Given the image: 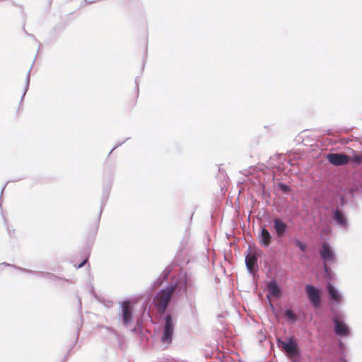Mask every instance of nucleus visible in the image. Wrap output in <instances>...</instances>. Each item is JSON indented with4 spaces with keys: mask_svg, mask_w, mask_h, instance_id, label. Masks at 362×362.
<instances>
[{
    "mask_svg": "<svg viewBox=\"0 0 362 362\" xmlns=\"http://www.w3.org/2000/svg\"><path fill=\"white\" fill-rule=\"evenodd\" d=\"M177 285H172L168 288L160 291L153 299L156 307L159 312L163 313L165 312L168 305L170 301L173 294L175 291Z\"/></svg>",
    "mask_w": 362,
    "mask_h": 362,
    "instance_id": "nucleus-1",
    "label": "nucleus"
},
{
    "mask_svg": "<svg viewBox=\"0 0 362 362\" xmlns=\"http://www.w3.org/2000/svg\"><path fill=\"white\" fill-rule=\"evenodd\" d=\"M174 330L172 317L168 315L165 317V324L161 340L163 343L169 344L172 341V335Z\"/></svg>",
    "mask_w": 362,
    "mask_h": 362,
    "instance_id": "nucleus-2",
    "label": "nucleus"
},
{
    "mask_svg": "<svg viewBox=\"0 0 362 362\" xmlns=\"http://www.w3.org/2000/svg\"><path fill=\"white\" fill-rule=\"evenodd\" d=\"M327 159L329 163L336 166L344 165L351 160V158L343 153H329Z\"/></svg>",
    "mask_w": 362,
    "mask_h": 362,
    "instance_id": "nucleus-3",
    "label": "nucleus"
},
{
    "mask_svg": "<svg viewBox=\"0 0 362 362\" xmlns=\"http://www.w3.org/2000/svg\"><path fill=\"white\" fill-rule=\"evenodd\" d=\"M306 293L313 305L315 308L320 307V296L318 289L312 285H307Z\"/></svg>",
    "mask_w": 362,
    "mask_h": 362,
    "instance_id": "nucleus-4",
    "label": "nucleus"
},
{
    "mask_svg": "<svg viewBox=\"0 0 362 362\" xmlns=\"http://www.w3.org/2000/svg\"><path fill=\"white\" fill-rule=\"evenodd\" d=\"M279 344H281L284 351L291 356H294L298 353L299 349L298 345L292 339H290L286 341L279 340Z\"/></svg>",
    "mask_w": 362,
    "mask_h": 362,
    "instance_id": "nucleus-5",
    "label": "nucleus"
},
{
    "mask_svg": "<svg viewBox=\"0 0 362 362\" xmlns=\"http://www.w3.org/2000/svg\"><path fill=\"white\" fill-rule=\"evenodd\" d=\"M121 308L123 323L124 325H127L132 320V308L130 301H124Z\"/></svg>",
    "mask_w": 362,
    "mask_h": 362,
    "instance_id": "nucleus-6",
    "label": "nucleus"
},
{
    "mask_svg": "<svg viewBox=\"0 0 362 362\" xmlns=\"http://www.w3.org/2000/svg\"><path fill=\"white\" fill-rule=\"evenodd\" d=\"M274 228L278 237H282L287 229V225L281 219L275 218L274 220Z\"/></svg>",
    "mask_w": 362,
    "mask_h": 362,
    "instance_id": "nucleus-7",
    "label": "nucleus"
},
{
    "mask_svg": "<svg viewBox=\"0 0 362 362\" xmlns=\"http://www.w3.org/2000/svg\"><path fill=\"white\" fill-rule=\"evenodd\" d=\"M321 257L325 261H332L334 259V254L331 250L329 245L327 243H323L320 250Z\"/></svg>",
    "mask_w": 362,
    "mask_h": 362,
    "instance_id": "nucleus-8",
    "label": "nucleus"
},
{
    "mask_svg": "<svg viewBox=\"0 0 362 362\" xmlns=\"http://www.w3.org/2000/svg\"><path fill=\"white\" fill-rule=\"evenodd\" d=\"M257 262V257L255 252H249L245 257V263L248 270L250 272L254 271L255 267Z\"/></svg>",
    "mask_w": 362,
    "mask_h": 362,
    "instance_id": "nucleus-9",
    "label": "nucleus"
},
{
    "mask_svg": "<svg viewBox=\"0 0 362 362\" xmlns=\"http://www.w3.org/2000/svg\"><path fill=\"white\" fill-rule=\"evenodd\" d=\"M334 322L336 334L341 336H346L349 334V329L345 324L337 319Z\"/></svg>",
    "mask_w": 362,
    "mask_h": 362,
    "instance_id": "nucleus-10",
    "label": "nucleus"
},
{
    "mask_svg": "<svg viewBox=\"0 0 362 362\" xmlns=\"http://www.w3.org/2000/svg\"><path fill=\"white\" fill-rule=\"evenodd\" d=\"M272 235L269 230L266 228L261 230V234L259 236L260 243L264 247H268L271 243Z\"/></svg>",
    "mask_w": 362,
    "mask_h": 362,
    "instance_id": "nucleus-11",
    "label": "nucleus"
},
{
    "mask_svg": "<svg viewBox=\"0 0 362 362\" xmlns=\"http://www.w3.org/2000/svg\"><path fill=\"white\" fill-rule=\"evenodd\" d=\"M267 288L269 294L274 297H279L281 294V290L276 281H271L269 283Z\"/></svg>",
    "mask_w": 362,
    "mask_h": 362,
    "instance_id": "nucleus-12",
    "label": "nucleus"
},
{
    "mask_svg": "<svg viewBox=\"0 0 362 362\" xmlns=\"http://www.w3.org/2000/svg\"><path fill=\"white\" fill-rule=\"evenodd\" d=\"M327 290H328L329 294L331 296V298L333 300H334L336 302H340V300H341L340 295L339 294L337 290L331 284H328Z\"/></svg>",
    "mask_w": 362,
    "mask_h": 362,
    "instance_id": "nucleus-13",
    "label": "nucleus"
},
{
    "mask_svg": "<svg viewBox=\"0 0 362 362\" xmlns=\"http://www.w3.org/2000/svg\"><path fill=\"white\" fill-rule=\"evenodd\" d=\"M334 219L339 224L343 226H345L346 225V221L345 217L344 216L343 214L339 210H337L334 213Z\"/></svg>",
    "mask_w": 362,
    "mask_h": 362,
    "instance_id": "nucleus-14",
    "label": "nucleus"
},
{
    "mask_svg": "<svg viewBox=\"0 0 362 362\" xmlns=\"http://www.w3.org/2000/svg\"><path fill=\"white\" fill-rule=\"evenodd\" d=\"M351 161L355 162L357 164H362V153L354 154L351 158Z\"/></svg>",
    "mask_w": 362,
    "mask_h": 362,
    "instance_id": "nucleus-15",
    "label": "nucleus"
},
{
    "mask_svg": "<svg viewBox=\"0 0 362 362\" xmlns=\"http://www.w3.org/2000/svg\"><path fill=\"white\" fill-rule=\"evenodd\" d=\"M285 316H286L287 318H288V319L291 320L292 321H295V320H296V315H295V314H294V313H293L292 310H286V313H285Z\"/></svg>",
    "mask_w": 362,
    "mask_h": 362,
    "instance_id": "nucleus-16",
    "label": "nucleus"
},
{
    "mask_svg": "<svg viewBox=\"0 0 362 362\" xmlns=\"http://www.w3.org/2000/svg\"><path fill=\"white\" fill-rule=\"evenodd\" d=\"M295 244L297 247H298L300 248V250L302 252H305L306 250V245L304 243H303L298 240H296L295 241Z\"/></svg>",
    "mask_w": 362,
    "mask_h": 362,
    "instance_id": "nucleus-17",
    "label": "nucleus"
},
{
    "mask_svg": "<svg viewBox=\"0 0 362 362\" xmlns=\"http://www.w3.org/2000/svg\"><path fill=\"white\" fill-rule=\"evenodd\" d=\"M182 280L184 281V284H185V292H186L187 291V279L186 276H183Z\"/></svg>",
    "mask_w": 362,
    "mask_h": 362,
    "instance_id": "nucleus-18",
    "label": "nucleus"
},
{
    "mask_svg": "<svg viewBox=\"0 0 362 362\" xmlns=\"http://www.w3.org/2000/svg\"><path fill=\"white\" fill-rule=\"evenodd\" d=\"M87 262V259H86L84 261H83L78 266V268L82 267Z\"/></svg>",
    "mask_w": 362,
    "mask_h": 362,
    "instance_id": "nucleus-19",
    "label": "nucleus"
},
{
    "mask_svg": "<svg viewBox=\"0 0 362 362\" xmlns=\"http://www.w3.org/2000/svg\"><path fill=\"white\" fill-rule=\"evenodd\" d=\"M344 362H345V361H344Z\"/></svg>",
    "mask_w": 362,
    "mask_h": 362,
    "instance_id": "nucleus-20",
    "label": "nucleus"
}]
</instances>
